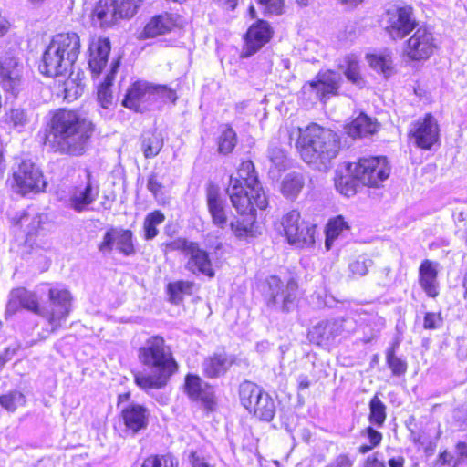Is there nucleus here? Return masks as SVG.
Returning <instances> with one entry per match:
<instances>
[{
  "label": "nucleus",
  "instance_id": "nucleus-51",
  "mask_svg": "<svg viewBox=\"0 0 467 467\" xmlns=\"http://www.w3.org/2000/svg\"><path fill=\"white\" fill-rule=\"evenodd\" d=\"M148 184L149 189L156 198L163 196V185L157 180L155 175L150 176Z\"/></svg>",
  "mask_w": 467,
  "mask_h": 467
},
{
  "label": "nucleus",
  "instance_id": "nucleus-37",
  "mask_svg": "<svg viewBox=\"0 0 467 467\" xmlns=\"http://www.w3.org/2000/svg\"><path fill=\"white\" fill-rule=\"evenodd\" d=\"M350 229L349 223L346 221L344 216L337 215L330 218L325 228L326 241L325 244L329 249L333 242L337 239L344 232Z\"/></svg>",
  "mask_w": 467,
  "mask_h": 467
},
{
  "label": "nucleus",
  "instance_id": "nucleus-48",
  "mask_svg": "<svg viewBox=\"0 0 467 467\" xmlns=\"http://www.w3.org/2000/svg\"><path fill=\"white\" fill-rule=\"evenodd\" d=\"M443 322L441 311L426 312L423 316V328L425 330L438 329Z\"/></svg>",
  "mask_w": 467,
  "mask_h": 467
},
{
  "label": "nucleus",
  "instance_id": "nucleus-35",
  "mask_svg": "<svg viewBox=\"0 0 467 467\" xmlns=\"http://www.w3.org/2000/svg\"><path fill=\"white\" fill-rule=\"evenodd\" d=\"M195 286L193 281L177 280L170 282L166 286L170 302L174 305L182 303L184 296L193 294Z\"/></svg>",
  "mask_w": 467,
  "mask_h": 467
},
{
  "label": "nucleus",
  "instance_id": "nucleus-10",
  "mask_svg": "<svg viewBox=\"0 0 467 467\" xmlns=\"http://www.w3.org/2000/svg\"><path fill=\"white\" fill-rule=\"evenodd\" d=\"M141 0H99L90 16L91 23L99 28L112 26L120 18L133 16Z\"/></svg>",
  "mask_w": 467,
  "mask_h": 467
},
{
  "label": "nucleus",
  "instance_id": "nucleus-29",
  "mask_svg": "<svg viewBox=\"0 0 467 467\" xmlns=\"http://www.w3.org/2000/svg\"><path fill=\"white\" fill-rule=\"evenodd\" d=\"M257 213L254 214H244L241 218H235L230 223V229L234 235L240 240L255 238L260 234L257 225Z\"/></svg>",
  "mask_w": 467,
  "mask_h": 467
},
{
  "label": "nucleus",
  "instance_id": "nucleus-43",
  "mask_svg": "<svg viewBox=\"0 0 467 467\" xmlns=\"http://www.w3.org/2000/svg\"><path fill=\"white\" fill-rule=\"evenodd\" d=\"M366 59L373 69L384 74H388L392 69V58L390 53L367 54Z\"/></svg>",
  "mask_w": 467,
  "mask_h": 467
},
{
  "label": "nucleus",
  "instance_id": "nucleus-58",
  "mask_svg": "<svg viewBox=\"0 0 467 467\" xmlns=\"http://www.w3.org/2000/svg\"><path fill=\"white\" fill-rule=\"evenodd\" d=\"M388 464L389 467H404L405 459L403 456L392 457L389 459Z\"/></svg>",
  "mask_w": 467,
  "mask_h": 467
},
{
  "label": "nucleus",
  "instance_id": "nucleus-54",
  "mask_svg": "<svg viewBox=\"0 0 467 467\" xmlns=\"http://www.w3.org/2000/svg\"><path fill=\"white\" fill-rule=\"evenodd\" d=\"M165 220V215L160 210H155L150 214H148V223L152 225H158L163 223Z\"/></svg>",
  "mask_w": 467,
  "mask_h": 467
},
{
  "label": "nucleus",
  "instance_id": "nucleus-7",
  "mask_svg": "<svg viewBox=\"0 0 467 467\" xmlns=\"http://www.w3.org/2000/svg\"><path fill=\"white\" fill-rule=\"evenodd\" d=\"M274 227L290 245L305 248L315 244L317 225L305 220L298 209L285 213L274 223Z\"/></svg>",
  "mask_w": 467,
  "mask_h": 467
},
{
  "label": "nucleus",
  "instance_id": "nucleus-39",
  "mask_svg": "<svg viewBox=\"0 0 467 467\" xmlns=\"http://www.w3.org/2000/svg\"><path fill=\"white\" fill-rule=\"evenodd\" d=\"M369 413L368 416L369 425L377 428L384 426L387 420V406L380 400L378 394H375L368 403Z\"/></svg>",
  "mask_w": 467,
  "mask_h": 467
},
{
  "label": "nucleus",
  "instance_id": "nucleus-62",
  "mask_svg": "<svg viewBox=\"0 0 467 467\" xmlns=\"http://www.w3.org/2000/svg\"><path fill=\"white\" fill-rule=\"evenodd\" d=\"M158 234V230L156 229V225H152L148 223V239H151Z\"/></svg>",
  "mask_w": 467,
  "mask_h": 467
},
{
  "label": "nucleus",
  "instance_id": "nucleus-6",
  "mask_svg": "<svg viewBox=\"0 0 467 467\" xmlns=\"http://www.w3.org/2000/svg\"><path fill=\"white\" fill-rule=\"evenodd\" d=\"M148 389L165 387L171 376L179 370V364L171 347L159 336L148 339Z\"/></svg>",
  "mask_w": 467,
  "mask_h": 467
},
{
  "label": "nucleus",
  "instance_id": "nucleus-57",
  "mask_svg": "<svg viewBox=\"0 0 467 467\" xmlns=\"http://www.w3.org/2000/svg\"><path fill=\"white\" fill-rule=\"evenodd\" d=\"M366 0H337V2L348 8V9H355L357 8L358 6L363 5L365 3Z\"/></svg>",
  "mask_w": 467,
  "mask_h": 467
},
{
  "label": "nucleus",
  "instance_id": "nucleus-52",
  "mask_svg": "<svg viewBox=\"0 0 467 467\" xmlns=\"http://www.w3.org/2000/svg\"><path fill=\"white\" fill-rule=\"evenodd\" d=\"M213 2L224 11H234L239 4V0H213Z\"/></svg>",
  "mask_w": 467,
  "mask_h": 467
},
{
  "label": "nucleus",
  "instance_id": "nucleus-34",
  "mask_svg": "<svg viewBox=\"0 0 467 467\" xmlns=\"http://www.w3.org/2000/svg\"><path fill=\"white\" fill-rule=\"evenodd\" d=\"M121 415L127 429L133 434L144 427L146 415L142 406L130 405L122 410Z\"/></svg>",
  "mask_w": 467,
  "mask_h": 467
},
{
  "label": "nucleus",
  "instance_id": "nucleus-40",
  "mask_svg": "<svg viewBox=\"0 0 467 467\" xmlns=\"http://www.w3.org/2000/svg\"><path fill=\"white\" fill-rule=\"evenodd\" d=\"M344 75L352 84L362 87L365 83L359 61L353 56L345 58Z\"/></svg>",
  "mask_w": 467,
  "mask_h": 467
},
{
  "label": "nucleus",
  "instance_id": "nucleus-46",
  "mask_svg": "<svg viewBox=\"0 0 467 467\" xmlns=\"http://www.w3.org/2000/svg\"><path fill=\"white\" fill-rule=\"evenodd\" d=\"M163 147V135L161 131L154 129L148 138V158L156 156Z\"/></svg>",
  "mask_w": 467,
  "mask_h": 467
},
{
  "label": "nucleus",
  "instance_id": "nucleus-45",
  "mask_svg": "<svg viewBox=\"0 0 467 467\" xmlns=\"http://www.w3.org/2000/svg\"><path fill=\"white\" fill-rule=\"evenodd\" d=\"M265 16H280L285 12V0H256Z\"/></svg>",
  "mask_w": 467,
  "mask_h": 467
},
{
  "label": "nucleus",
  "instance_id": "nucleus-41",
  "mask_svg": "<svg viewBox=\"0 0 467 467\" xmlns=\"http://www.w3.org/2000/svg\"><path fill=\"white\" fill-rule=\"evenodd\" d=\"M304 187V180L298 174H288L281 184V192L286 198H296Z\"/></svg>",
  "mask_w": 467,
  "mask_h": 467
},
{
  "label": "nucleus",
  "instance_id": "nucleus-30",
  "mask_svg": "<svg viewBox=\"0 0 467 467\" xmlns=\"http://www.w3.org/2000/svg\"><path fill=\"white\" fill-rule=\"evenodd\" d=\"M400 345V340L397 337L385 350L386 366L394 378H403L409 370V364L406 358L397 355Z\"/></svg>",
  "mask_w": 467,
  "mask_h": 467
},
{
  "label": "nucleus",
  "instance_id": "nucleus-49",
  "mask_svg": "<svg viewBox=\"0 0 467 467\" xmlns=\"http://www.w3.org/2000/svg\"><path fill=\"white\" fill-rule=\"evenodd\" d=\"M150 467H180L179 461L171 453L153 455Z\"/></svg>",
  "mask_w": 467,
  "mask_h": 467
},
{
  "label": "nucleus",
  "instance_id": "nucleus-2",
  "mask_svg": "<svg viewBox=\"0 0 467 467\" xmlns=\"http://www.w3.org/2000/svg\"><path fill=\"white\" fill-rule=\"evenodd\" d=\"M48 299V304L40 307L34 293L23 287L16 288L9 294L6 313L13 315L21 307L26 308L39 315L48 323V332H56L67 320L72 296L63 285H57L49 288Z\"/></svg>",
  "mask_w": 467,
  "mask_h": 467
},
{
  "label": "nucleus",
  "instance_id": "nucleus-44",
  "mask_svg": "<svg viewBox=\"0 0 467 467\" xmlns=\"http://www.w3.org/2000/svg\"><path fill=\"white\" fill-rule=\"evenodd\" d=\"M31 119L30 113L21 108L12 109L6 113L5 120L19 131L22 130Z\"/></svg>",
  "mask_w": 467,
  "mask_h": 467
},
{
  "label": "nucleus",
  "instance_id": "nucleus-56",
  "mask_svg": "<svg viewBox=\"0 0 467 467\" xmlns=\"http://www.w3.org/2000/svg\"><path fill=\"white\" fill-rule=\"evenodd\" d=\"M457 451V458L460 459V463L463 460L467 459V443L464 441H459L455 445Z\"/></svg>",
  "mask_w": 467,
  "mask_h": 467
},
{
  "label": "nucleus",
  "instance_id": "nucleus-9",
  "mask_svg": "<svg viewBox=\"0 0 467 467\" xmlns=\"http://www.w3.org/2000/svg\"><path fill=\"white\" fill-rule=\"evenodd\" d=\"M350 162L361 187L379 189L391 174V164L384 155H364Z\"/></svg>",
  "mask_w": 467,
  "mask_h": 467
},
{
  "label": "nucleus",
  "instance_id": "nucleus-17",
  "mask_svg": "<svg viewBox=\"0 0 467 467\" xmlns=\"http://www.w3.org/2000/svg\"><path fill=\"white\" fill-rule=\"evenodd\" d=\"M212 385L203 381L197 374L187 373L184 377L183 391L187 397L202 405L206 414L216 410V398L211 390Z\"/></svg>",
  "mask_w": 467,
  "mask_h": 467
},
{
  "label": "nucleus",
  "instance_id": "nucleus-3",
  "mask_svg": "<svg viewBox=\"0 0 467 467\" xmlns=\"http://www.w3.org/2000/svg\"><path fill=\"white\" fill-rule=\"evenodd\" d=\"M93 132L91 121L74 110H57L49 122L47 142L56 152L81 155Z\"/></svg>",
  "mask_w": 467,
  "mask_h": 467
},
{
  "label": "nucleus",
  "instance_id": "nucleus-27",
  "mask_svg": "<svg viewBox=\"0 0 467 467\" xmlns=\"http://www.w3.org/2000/svg\"><path fill=\"white\" fill-rule=\"evenodd\" d=\"M180 26V16L163 12L154 16L148 22V37L168 34Z\"/></svg>",
  "mask_w": 467,
  "mask_h": 467
},
{
  "label": "nucleus",
  "instance_id": "nucleus-24",
  "mask_svg": "<svg viewBox=\"0 0 467 467\" xmlns=\"http://www.w3.org/2000/svg\"><path fill=\"white\" fill-rule=\"evenodd\" d=\"M110 49V41L106 37H100L90 44L88 66L93 78L99 77L107 65Z\"/></svg>",
  "mask_w": 467,
  "mask_h": 467
},
{
  "label": "nucleus",
  "instance_id": "nucleus-15",
  "mask_svg": "<svg viewBox=\"0 0 467 467\" xmlns=\"http://www.w3.org/2000/svg\"><path fill=\"white\" fill-rule=\"evenodd\" d=\"M409 140L415 147L430 150L441 144V129L437 119L431 112L425 113L421 118L411 123L408 131Z\"/></svg>",
  "mask_w": 467,
  "mask_h": 467
},
{
  "label": "nucleus",
  "instance_id": "nucleus-14",
  "mask_svg": "<svg viewBox=\"0 0 467 467\" xmlns=\"http://www.w3.org/2000/svg\"><path fill=\"white\" fill-rule=\"evenodd\" d=\"M8 183L15 193L22 196L43 192L47 185L39 168L28 160L22 161L13 169Z\"/></svg>",
  "mask_w": 467,
  "mask_h": 467
},
{
  "label": "nucleus",
  "instance_id": "nucleus-19",
  "mask_svg": "<svg viewBox=\"0 0 467 467\" xmlns=\"http://www.w3.org/2000/svg\"><path fill=\"white\" fill-rule=\"evenodd\" d=\"M23 64L16 55L7 51L0 56V84L9 92L18 90L22 83Z\"/></svg>",
  "mask_w": 467,
  "mask_h": 467
},
{
  "label": "nucleus",
  "instance_id": "nucleus-5",
  "mask_svg": "<svg viewBox=\"0 0 467 467\" xmlns=\"http://www.w3.org/2000/svg\"><path fill=\"white\" fill-rule=\"evenodd\" d=\"M80 38L77 33L57 34L42 55L40 73L49 78L71 73L80 53Z\"/></svg>",
  "mask_w": 467,
  "mask_h": 467
},
{
  "label": "nucleus",
  "instance_id": "nucleus-13",
  "mask_svg": "<svg viewBox=\"0 0 467 467\" xmlns=\"http://www.w3.org/2000/svg\"><path fill=\"white\" fill-rule=\"evenodd\" d=\"M383 30L394 41L409 36L418 26L410 5L393 6L387 9L381 18Z\"/></svg>",
  "mask_w": 467,
  "mask_h": 467
},
{
  "label": "nucleus",
  "instance_id": "nucleus-21",
  "mask_svg": "<svg viewBox=\"0 0 467 467\" xmlns=\"http://www.w3.org/2000/svg\"><path fill=\"white\" fill-rule=\"evenodd\" d=\"M237 364V358L229 355L224 350L215 351L206 356L202 363L203 377L208 379H216L225 376L234 365Z\"/></svg>",
  "mask_w": 467,
  "mask_h": 467
},
{
  "label": "nucleus",
  "instance_id": "nucleus-64",
  "mask_svg": "<svg viewBox=\"0 0 467 467\" xmlns=\"http://www.w3.org/2000/svg\"><path fill=\"white\" fill-rule=\"evenodd\" d=\"M248 14H249V16H250V17H251L252 19L256 18V16H257V13H256V10H255V8H254V6L253 5H251L248 7Z\"/></svg>",
  "mask_w": 467,
  "mask_h": 467
},
{
  "label": "nucleus",
  "instance_id": "nucleus-31",
  "mask_svg": "<svg viewBox=\"0 0 467 467\" xmlns=\"http://www.w3.org/2000/svg\"><path fill=\"white\" fill-rule=\"evenodd\" d=\"M146 102V83L136 81L131 84L122 99V105L136 112L142 111Z\"/></svg>",
  "mask_w": 467,
  "mask_h": 467
},
{
  "label": "nucleus",
  "instance_id": "nucleus-36",
  "mask_svg": "<svg viewBox=\"0 0 467 467\" xmlns=\"http://www.w3.org/2000/svg\"><path fill=\"white\" fill-rule=\"evenodd\" d=\"M360 438L365 441L358 447V452L365 455L374 449L378 448L383 441V434L376 429L375 426H366L359 431Z\"/></svg>",
  "mask_w": 467,
  "mask_h": 467
},
{
  "label": "nucleus",
  "instance_id": "nucleus-11",
  "mask_svg": "<svg viewBox=\"0 0 467 467\" xmlns=\"http://www.w3.org/2000/svg\"><path fill=\"white\" fill-rule=\"evenodd\" d=\"M403 44L402 57L408 63H422L437 51L438 43L433 32L426 26H420Z\"/></svg>",
  "mask_w": 467,
  "mask_h": 467
},
{
  "label": "nucleus",
  "instance_id": "nucleus-33",
  "mask_svg": "<svg viewBox=\"0 0 467 467\" xmlns=\"http://www.w3.org/2000/svg\"><path fill=\"white\" fill-rule=\"evenodd\" d=\"M238 142V137L231 124L221 125L216 138L217 152L220 155H229L234 152Z\"/></svg>",
  "mask_w": 467,
  "mask_h": 467
},
{
  "label": "nucleus",
  "instance_id": "nucleus-60",
  "mask_svg": "<svg viewBox=\"0 0 467 467\" xmlns=\"http://www.w3.org/2000/svg\"><path fill=\"white\" fill-rule=\"evenodd\" d=\"M309 386H310L309 379H307V377H304L298 381L297 389L303 390V389L309 388Z\"/></svg>",
  "mask_w": 467,
  "mask_h": 467
},
{
  "label": "nucleus",
  "instance_id": "nucleus-28",
  "mask_svg": "<svg viewBox=\"0 0 467 467\" xmlns=\"http://www.w3.org/2000/svg\"><path fill=\"white\" fill-rule=\"evenodd\" d=\"M345 169L348 174H344L342 171L336 172L334 185L341 195L349 198L357 194L361 182L355 175L353 165L350 161L345 163Z\"/></svg>",
  "mask_w": 467,
  "mask_h": 467
},
{
  "label": "nucleus",
  "instance_id": "nucleus-50",
  "mask_svg": "<svg viewBox=\"0 0 467 467\" xmlns=\"http://www.w3.org/2000/svg\"><path fill=\"white\" fill-rule=\"evenodd\" d=\"M436 462L441 466L459 467L460 459L455 458L450 451L444 450L440 451Z\"/></svg>",
  "mask_w": 467,
  "mask_h": 467
},
{
  "label": "nucleus",
  "instance_id": "nucleus-18",
  "mask_svg": "<svg viewBox=\"0 0 467 467\" xmlns=\"http://www.w3.org/2000/svg\"><path fill=\"white\" fill-rule=\"evenodd\" d=\"M309 87L316 97L326 103L331 97L340 94L341 81L338 74L333 69L317 72L314 79L306 81L304 88Z\"/></svg>",
  "mask_w": 467,
  "mask_h": 467
},
{
  "label": "nucleus",
  "instance_id": "nucleus-23",
  "mask_svg": "<svg viewBox=\"0 0 467 467\" xmlns=\"http://www.w3.org/2000/svg\"><path fill=\"white\" fill-rule=\"evenodd\" d=\"M438 265L439 264L437 262L424 259L419 266V285L426 296L431 298H436L440 295Z\"/></svg>",
  "mask_w": 467,
  "mask_h": 467
},
{
  "label": "nucleus",
  "instance_id": "nucleus-12",
  "mask_svg": "<svg viewBox=\"0 0 467 467\" xmlns=\"http://www.w3.org/2000/svg\"><path fill=\"white\" fill-rule=\"evenodd\" d=\"M172 251H177L187 257L185 267L194 275H202L209 278L215 275L209 253L196 242L177 238L170 244Z\"/></svg>",
  "mask_w": 467,
  "mask_h": 467
},
{
  "label": "nucleus",
  "instance_id": "nucleus-53",
  "mask_svg": "<svg viewBox=\"0 0 467 467\" xmlns=\"http://www.w3.org/2000/svg\"><path fill=\"white\" fill-rule=\"evenodd\" d=\"M192 467H212L204 459L201 458L197 451H192L189 455Z\"/></svg>",
  "mask_w": 467,
  "mask_h": 467
},
{
  "label": "nucleus",
  "instance_id": "nucleus-61",
  "mask_svg": "<svg viewBox=\"0 0 467 467\" xmlns=\"http://www.w3.org/2000/svg\"><path fill=\"white\" fill-rule=\"evenodd\" d=\"M8 22L0 15V36L7 31Z\"/></svg>",
  "mask_w": 467,
  "mask_h": 467
},
{
  "label": "nucleus",
  "instance_id": "nucleus-25",
  "mask_svg": "<svg viewBox=\"0 0 467 467\" xmlns=\"http://www.w3.org/2000/svg\"><path fill=\"white\" fill-rule=\"evenodd\" d=\"M119 67V59L112 60L109 71L106 74L103 81L97 87V99L100 107L104 109H111L114 106V96L112 86L116 73Z\"/></svg>",
  "mask_w": 467,
  "mask_h": 467
},
{
  "label": "nucleus",
  "instance_id": "nucleus-55",
  "mask_svg": "<svg viewBox=\"0 0 467 467\" xmlns=\"http://www.w3.org/2000/svg\"><path fill=\"white\" fill-rule=\"evenodd\" d=\"M364 467H385V464L379 459L378 454L374 453L365 459Z\"/></svg>",
  "mask_w": 467,
  "mask_h": 467
},
{
  "label": "nucleus",
  "instance_id": "nucleus-20",
  "mask_svg": "<svg viewBox=\"0 0 467 467\" xmlns=\"http://www.w3.org/2000/svg\"><path fill=\"white\" fill-rule=\"evenodd\" d=\"M99 250L105 255L113 251H118L126 255L130 254L133 252L131 232L122 228L109 229L99 244Z\"/></svg>",
  "mask_w": 467,
  "mask_h": 467
},
{
  "label": "nucleus",
  "instance_id": "nucleus-42",
  "mask_svg": "<svg viewBox=\"0 0 467 467\" xmlns=\"http://www.w3.org/2000/svg\"><path fill=\"white\" fill-rule=\"evenodd\" d=\"M26 396L19 390H11L0 395V406L9 412H14L19 407L25 406Z\"/></svg>",
  "mask_w": 467,
  "mask_h": 467
},
{
  "label": "nucleus",
  "instance_id": "nucleus-16",
  "mask_svg": "<svg viewBox=\"0 0 467 467\" xmlns=\"http://www.w3.org/2000/svg\"><path fill=\"white\" fill-rule=\"evenodd\" d=\"M274 28L265 19H256L243 35V46L239 55L241 58H248L259 52L274 37Z\"/></svg>",
  "mask_w": 467,
  "mask_h": 467
},
{
  "label": "nucleus",
  "instance_id": "nucleus-26",
  "mask_svg": "<svg viewBox=\"0 0 467 467\" xmlns=\"http://www.w3.org/2000/svg\"><path fill=\"white\" fill-rule=\"evenodd\" d=\"M379 126L375 119L365 113H360L346 125L345 130L349 137L356 139L375 134L379 130Z\"/></svg>",
  "mask_w": 467,
  "mask_h": 467
},
{
  "label": "nucleus",
  "instance_id": "nucleus-63",
  "mask_svg": "<svg viewBox=\"0 0 467 467\" xmlns=\"http://www.w3.org/2000/svg\"><path fill=\"white\" fill-rule=\"evenodd\" d=\"M411 441L414 444H423L424 440L422 439V436L420 434H416L415 432L411 433Z\"/></svg>",
  "mask_w": 467,
  "mask_h": 467
},
{
  "label": "nucleus",
  "instance_id": "nucleus-38",
  "mask_svg": "<svg viewBox=\"0 0 467 467\" xmlns=\"http://www.w3.org/2000/svg\"><path fill=\"white\" fill-rule=\"evenodd\" d=\"M148 100L156 104H174L176 91L165 85H148Z\"/></svg>",
  "mask_w": 467,
  "mask_h": 467
},
{
  "label": "nucleus",
  "instance_id": "nucleus-4",
  "mask_svg": "<svg viewBox=\"0 0 467 467\" xmlns=\"http://www.w3.org/2000/svg\"><path fill=\"white\" fill-rule=\"evenodd\" d=\"M227 193L240 216L254 214L264 211L268 206L267 197L260 186L258 175L254 162L244 160L229 179Z\"/></svg>",
  "mask_w": 467,
  "mask_h": 467
},
{
  "label": "nucleus",
  "instance_id": "nucleus-22",
  "mask_svg": "<svg viewBox=\"0 0 467 467\" xmlns=\"http://www.w3.org/2000/svg\"><path fill=\"white\" fill-rule=\"evenodd\" d=\"M206 202L213 224L219 229L226 228L228 225L227 210L217 184L213 182L207 184Z\"/></svg>",
  "mask_w": 467,
  "mask_h": 467
},
{
  "label": "nucleus",
  "instance_id": "nucleus-1",
  "mask_svg": "<svg viewBox=\"0 0 467 467\" xmlns=\"http://www.w3.org/2000/svg\"><path fill=\"white\" fill-rule=\"evenodd\" d=\"M285 130L300 159L307 164L327 165L342 150L340 135L317 122H309L304 127L286 126Z\"/></svg>",
  "mask_w": 467,
  "mask_h": 467
},
{
  "label": "nucleus",
  "instance_id": "nucleus-47",
  "mask_svg": "<svg viewBox=\"0 0 467 467\" xmlns=\"http://www.w3.org/2000/svg\"><path fill=\"white\" fill-rule=\"evenodd\" d=\"M371 260L368 258H358L352 261L349 265V272L353 278L361 277L368 273Z\"/></svg>",
  "mask_w": 467,
  "mask_h": 467
},
{
  "label": "nucleus",
  "instance_id": "nucleus-59",
  "mask_svg": "<svg viewBox=\"0 0 467 467\" xmlns=\"http://www.w3.org/2000/svg\"><path fill=\"white\" fill-rule=\"evenodd\" d=\"M135 381L138 386H140L142 389H146V376L136 374L135 375Z\"/></svg>",
  "mask_w": 467,
  "mask_h": 467
},
{
  "label": "nucleus",
  "instance_id": "nucleus-8",
  "mask_svg": "<svg viewBox=\"0 0 467 467\" xmlns=\"http://www.w3.org/2000/svg\"><path fill=\"white\" fill-rule=\"evenodd\" d=\"M240 404L254 418L270 422L275 416V399L261 386L251 380H244L238 387Z\"/></svg>",
  "mask_w": 467,
  "mask_h": 467
},
{
  "label": "nucleus",
  "instance_id": "nucleus-32",
  "mask_svg": "<svg viewBox=\"0 0 467 467\" xmlns=\"http://www.w3.org/2000/svg\"><path fill=\"white\" fill-rule=\"evenodd\" d=\"M90 175L88 174L89 179ZM98 196V191H96L90 182L88 181L86 186L78 187L72 192L69 197V207L78 213L83 212L86 207L91 204Z\"/></svg>",
  "mask_w": 467,
  "mask_h": 467
}]
</instances>
